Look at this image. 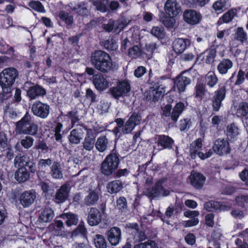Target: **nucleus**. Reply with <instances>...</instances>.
Returning <instances> with one entry per match:
<instances>
[{"label":"nucleus","instance_id":"nucleus-1","mask_svg":"<svg viewBox=\"0 0 248 248\" xmlns=\"http://www.w3.org/2000/svg\"><path fill=\"white\" fill-rule=\"evenodd\" d=\"M91 63L95 69L101 73H108L113 68L110 55L101 50H95L91 54Z\"/></svg>","mask_w":248,"mask_h":248},{"label":"nucleus","instance_id":"nucleus-2","mask_svg":"<svg viewBox=\"0 0 248 248\" xmlns=\"http://www.w3.org/2000/svg\"><path fill=\"white\" fill-rule=\"evenodd\" d=\"M120 163V155L115 150L108 155L101 164L100 171L106 176H110L117 170Z\"/></svg>","mask_w":248,"mask_h":248},{"label":"nucleus","instance_id":"nucleus-3","mask_svg":"<svg viewBox=\"0 0 248 248\" xmlns=\"http://www.w3.org/2000/svg\"><path fill=\"white\" fill-rule=\"evenodd\" d=\"M18 77V72L14 67H8L0 73V86L4 93H8Z\"/></svg>","mask_w":248,"mask_h":248},{"label":"nucleus","instance_id":"nucleus-4","mask_svg":"<svg viewBox=\"0 0 248 248\" xmlns=\"http://www.w3.org/2000/svg\"><path fill=\"white\" fill-rule=\"evenodd\" d=\"M186 109L185 104L179 101L177 102L173 108L171 104H168L163 107H161V116L162 117H170V120L176 123L180 116Z\"/></svg>","mask_w":248,"mask_h":248},{"label":"nucleus","instance_id":"nucleus-5","mask_svg":"<svg viewBox=\"0 0 248 248\" xmlns=\"http://www.w3.org/2000/svg\"><path fill=\"white\" fill-rule=\"evenodd\" d=\"M226 86L224 84H220L218 88L211 94L209 100L213 111L218 112L223 107V102L226 98Z\"/></svg>","mask_w":248,"mask_h":248},{"label":"nucleus","instance_id":"nucleus-6","mask_svg":"<svg viewBox=\"0 0 248 248\" xmlns=\"http://www.w3.org/2000/svg\"><path fill=\"white\" fill-rule=\"evenodd\" d=\"M191 74L189 70L181 72L179 75L173 79L174 85L173 89L174 91L181 93L186 91V87L191 82Z\"/></svg>","mask_w":248,"mask_h":248},{"label":"nucleus","instance_id":"nucleus-7","mask_svg":"<svg viewBox=\"0 0 248 248\" xmlns=\"http://www.w3.org/2000/svg\"><path fill=\"white\" fill-rule=\"evenodd\" d=\"M36 198V192L34 189L26 190L20 194H14L13 199L16 202L20 204L23 207H29Z\"/></svg>","mask_w":248,"mask_h":248},{"label":"nucleus","instance_id":"nucleus-8","mask_svg":"<svg viewBox=\"0 0 248 248\" xmlns=\"http://www.w3.org/2000/svg\"><path fill=\"white\" fill-rule=\"evenodd\" d=\"M164 181L159 180L152 187L147 188L145 195L152 200L160 197H166L170 194V191L163 186Z\"/></svg>","mask_w":248,"mask_h":248},{"label":"nucleus","instance_id":"nucleus-9","mask_svg":"<svg viewBox=\"0 0 248 248\" xmlns=\"http://www.w3.org/2000/svg\"><path fill=\"white\" fill-rule=\"evenodd\" d=\"M212 152L218 156L227 155L231 152V149L229 141L224 139L218 138L213 142Z\"/></svg>","mask_w":248,"mask_h":248},{"label":"nucleus","instance_id":"nucleus-10","mask_svg":"<svg viewBox=\"0 0 248 248\" xmlns=\"http://www.w3.org/2000/svg\"><path fill=\"white\" fill-rule=\"evenodd\" d=\"M202 19L201 13L193 9H186L183 12V19L187 24L191 26L199 24Z\"/></svg>","mask_w":248,"mask_h":248},{"label":"nucleus","instance_id":"nucleus-11","mask_svg":"<svg viewBox=\"0 0 248 248\" xmlns=\"http://www.w3.org/2000/svg\"><path fill=\"white\" fill-rule=\"evenodd\" d=\"M27 84L31 85L26 90L27 96L29 101L44 97L46 94V91L43 86L32 83L26 82L25 85ZM25 87H27L26 85Z\"/></svg>","mask_w":248,"mask_h":248},{"label":"nucleus","instance_id":"nucleus-12","mask_svg":"<svg viewBox=\"0 0 248 248\" xmlns=\"http://www.w3.org/2000/svg\"><path fill=\"white\" fill-rule=\"evenodd\" d=\"M155 139L156 140L155 149L156 148V149L160 151L165 149L171 150L173 148L174 140L169 136L164 134L156 135Z\"/></svg>","mask_w":248,"mask_h":248},{"label":"nucleus","instance_id":"nucleus-13","mask_svg":"<svg viewBox=\"0 0 248 248\" xmlns=\"http://www.w3.org/2000/svg\"><path fill=\"white\" fill-rule=\"evenodd\" d=\"M33 114L41 119H46L47 117L50 112V106L40 101L33 103L31 108Z\"/></svg>","mask_w":248,"mask_h":248},{"label":"nucleus","instance_id":"nucleus-14","mask_svg":"<svg viewBox=\"0 0 248 248\" xmlns=\"http://www.w3.org/2000/svg\"><path fill=\"white\" fill-rule=\"evenodd\" d=\"M141 120V116L140 113L133 112L125 123L122 129L123 132L124 134L130 133L137 125L140 124Z\"/></svg>","mask_w":248,"mask_h":248},{"label":"nucleus","instance_id":"nucleus-15","mask_svg":"<svg viewBox=\"0 0 248 248\" xmlns=\"http://www.w3.org/2000/svg\"><path fill=\"white\" fill-rule=\"evenodd\" d=\"M105 211V208H102V211L95 207L91 208L88 215L87 222L91 226L98 225L102 221L103 213Z\"/></svg>","mask_w":248,"mask_h":248},{"label":"nucleus","instance_id":"nucleus-16","mask_svg":"<svg viewBox=\"0 0 248 248\" xmlns=\"http://www.w3.org/2000/svg\"><path fill=\"white\" fill-rule=\"evenodd\" d=\"M188 179L190 185L195 189L199 190L203 187L206 177L201 172L192 170L188 176Z\"/></svg>","mask_w":248,"mask_h":248},{"label":"nucleus","instance_id":"nucleus-17","mask_svg":"<svg viewBox=\"0 0 248 248\" xmlns=\"http://www.w3.org/2000/svg\"><path fill=\"white\" fill-rule=\"evenodd\" d=\"M97 134L93 129H87L86 134L82 143L83 149L87 151H92L95 145Z\"/></svg>","mask_w":248,"mask_h":248},{"label":"nucleus","instance_id":"nucleus-18","mask_svg":"<svg viewBox=\"0 0 248 248\" xmlns=\"http://www.w3.org/2000/svg\"><path fill=\"white\" fill-rule=\"evenodd\" d=\"M107 239L113 246H116L122 239V232L121 229L117 227L111 228L106 232Z\"/></svg>","mask_w":248,"mask_h":248},{"label":"nucleus","instance_id":"nucleus-19","mask_svg":"<svg viewBox=\"0 0 248 248\" xmlns=\"http://www.w3.org/2000/svg\"><path fill=\"white\" fill-rule=\"evenodd\" d=\"M32 117L29 112L26 111L24 116L18 121L16 122L15 124V130L18 134H24L26 128L31 123Z\"/></svg>","mask_w":248,"mask_h":248},{"label":"nucleus","instance_id":"nucleus-20","mask_svg":"<svg viewBox=\"0 0 248 248\" xmlns=\"http://www.w3.org/2000/svg\"><path fill=\"white\" fill-rule=\"evenodd\" d=\"M165 11L167 15L177 16L182 12L181 7L176 0H167L165 4Z\"/></svg>","mask_w":248,"mask_h":248},{"label":"nucleus","instance_id":"nucleus-21","mask_svg":"<svg viewBox=\"0 0 248 248\" xmlns=\"http://www.w3.org/2000/svg\"><path fill=\"white\" fill-rule=\"evenodd\" d=\"M189 45V39L178 38L173 42L172 48L176 53L179 54L182 53Z\"/></svg>","mask_w":248,"mask_h":248},{"label":"nucleus","instance_id":"nucleus-22","mask_svg":"<svg viewBox=\"0 0 248 248\" xmlns=\"http://www.w3.org/2000/svg\"><path fill=\"white\" fill-rule=\"evenodd\" d=\"M93 82L95 88L98 91H104L108 86L106 78L101 73H97L93 77Z\"/></svg>","mask_w":248,"mask_h":248},{"label":"nucleus","instance_id":"nucleus-23","mask_svg":"<svg viewBox=\"0 0 248 248\" xmlns=\"http://www.w3.org/2000/svg\"><path fill=\"white\" fill-rule=\"evenodd\" d=\"M70 187L66 184L62 185L57 190L55 198L58 203H62L68 198Z\"/></svg>","mask_w":248,"mask_h":248},{"label":"nucleus","instance_id":"nucleus-24","mask_svg":"<svg viewBox=\"0 0 248 248\" xmlns=\"http://www.w3.org/2000/svg\"><path fill=\"white\" fill-rule=\"evenodd\" d=\"M232 61L228 58H223L217 65V70L222 75L226 74L233 66Z\"/></svg>","mask_w":248,"mask_h":248},{"label":"nucleus","instance_id":"nucleus-25","mask_svg":"<svg viewBox=\"0 0 248 248\" xmlns=\"http://www.w3.org/2000/svg\"><path fill=\"white\" fill-rule=\"evenodd\" d=\"M20 167L15 173V179L19 183H24L29 179L30 173L25 167Z\"/></svg>","mask_w":248,"mask_h":248},{"label":"nucleus","instance_id":"nucleus-26","mask_svg":"<svg viewBox=\"0 0 248 248\" xmlns=\"http://www.w3.org/2000/svg\"><path fill=\"white\" fill-rule=\"evenodd\" d=\"M169 78L168 75H165L160 77H155L153 79H149L148 82L150 84L151 89H164L166 88L165 81Z\"/></svg>","mask_w":248,"mask_h":248},{"label":"nucleus","instance_id":"nucleus-27","mask_svg":"<svg viewBox=\"0 0 248 248\" xmlns=\"http://www.w3.org/2000/svg\"><path fill=\"white\" fill-rule=\"evenodd\" d=\"M123 183L119 180H115L109 182L107 186L108 192L111 194H116L123 188Z\"/></svg>","mask_w":248,"mask_h":248},{"label":"nucleus","instance_id":"nucleus-28","mask_svg":"<svg viewBox=\"0 0 248 248\" xmlns=\"http://www.w3.org/2000/svg\"><path fill=\"white\" fill-rule=\"evenodd\" d=\"M236 114L237 117L245 120L248 119V102L242 101L239 103L236 109Z\"/></svg>","mask_w":248,"mask_h":248},{"label":"nucleus","instance_id":"nucleus-29","mask_svg":"<svg viewBox=\"0 0 248 248\" xmlns=\"http://www.w3.org/2000/svg\"><path fill=\"white\" fill-rule=\"evenodd\" d=\"M205 54L203 58L204 62L207 64H212L215 61V58L217 56V49L214 46H212L204 51Z\"/></svg>","mask_w":248,"mask_h":248},{"label":"nucleus","instance_id":"nucleus-30","mask_svg":"<svg viewBox=\"0 0 248 248\" xmlns=\"http://www.w3.org/2000/svg\"><path fill=\"white\" fill-rule=\"evenodd\" d=\"M81 130L78 129H74L70 132L68 136V140L70 144L77 145L80 143L82 138L81 133Z\"/></svg>","mask_w":248,"mask_h":248},{"label":"nucleus","instance_id":"nucleus-31","mask_svg":"<svg viewBox=\"0 0 248 248\" xmlns=\"http://www.w3.org/2000/svg\"><path fill=\"white\" fill-rule=\"evenodd\" d=\"M194 89L195 97L200 99H203L206 93L208 92L206 86H205V84H203V81H202L197 82Z\"/></svg>","mask_w":248,"mask_h":248},{"label":"nucleus","instance_id":"nucleus-32","mask_svg":"<svg viewBox=\"0 0 248 248\" xmlns=\"http://www.w3.org/2000/svg\"><path fill=\"white\" fill-rule=\"evenodd\" d=\"M236 15V10L235 9H231L219 18L217 21V24L221 25L223 23H228L230 22Z\"/></svg>","mask_w":248,"mask_h":248},{"label":"nucleus","instance_id":"nucleus-33","mask_svg":"<svg viewBox=\"0 0 248 248\" xmlns=\"http://www.w3.org/2000/svg\"><path fill=\"white\" fill-rule=\"evenodd\" d=\"M204 80L203 84L205 86L213 88L217 83L218 79L214 72L210 71L206 75Z\"/></svg>","mask_w":248,"mask_h":248},{"label":"nucleus","instance_id":"nucleus-34","mask_svg":"<svg viewBox=\"0 0 248 248\" xmlns=\"http://www.w3.org/2000/svg\"><path fill=\"white\" fill-rule=\"evenodd\" d=\"M61 217L63 219H66L65 223L67 227L77 225L78 223V215L71 212L64 213L61 215Z\"/></svg>","mask_w":248,"mask_h":248},{"label":"nucleus","instance_id":"nucleus-35","mask_svg":"<svg viewBox=\"0 0 248 248\" xmlns=\"http://www.w3.org/2000/svg\"><path fill=\"white\" fill-rule=\"evenodd\" d=\"M87 230L85 228L84 223L81 222L77 227L71 232V237H75L79 236L83 238H87Z\"/></svg>","mask_w":248,"mask_h":248},{"label":"nucleus","instance_id":"nucleus-36","mask_svg":"<svg viewBox=\"0 0 248 248\" xmlns=\"http://www.w3.org/2000/svg\"><path fill=\"white\" fill-rule=\"evenodd\" d=\"M108 144V140L106 136H101L95 140V147L99 152L103 153L107 149Z\"/></svg>","mask_w":248,"mask_h":248},{"label":"nucleus","instance_id":"nucleus-37","mask_svg":"<svg viewBox=\"0 0 248 248\" xmlns=\"http://www.w3.org/2000/svg\"><path fill=\"white\" fill-rule=\"evenodd\" d=\"M50 169V173L53 178L61 179L62 178L63 174L59 162L54 161L51 165Z\"/></svg>","mask_w":248,"mask_h":248},{"label":"nucleus","instance_id":"nucleus-38","mask_svg":"<svg viewBox=\"0 0 248 248\" xmlns=\"http://www.w3.org/2000/svg\"><path fill=\"white\" fill-rule=\"evenodd\" d=\"M60 20L64 23L67 27L71 26L73 23V16L67 12L62 10L58 14Z\"/></svg>","mask_w":248,"mask_h":248},{"label":"nucleus","instance_id":"nucleus-39","mask_svg":"<svg viewBox=\"0 0 248 248\" xmlns=\"http://www.w3.org/2000/svg\"><path fill=\"white\" fill-rule=\"evenodd\" d=\"M202 145L201 138H198L190 144L189 152L192 158L196 156L197 153L202 149Z\"/></svg>","mask_w":248,"mask_h":248},{"label":"nucleus","instance_id":"nucleus-40","mask_svg":"<svg viewBox=\"0 0 248 248\" xmlns=\"http://www.w3.org/2000/svg\"><path fill=\"white\" fill-rule=\"evenodd\" d=\"M227 136L230 140H235L239 134L238 128L234 123L231 124L227 127Z\"/></svg>","mask_w":248,"mask_h":248},{"label":"nucleus","instance_id":"nucleus-41","mask_svg":"<svg viewBox=\"0 0 248 248\" xmlns=\"http://www.w3.org/2000/svg\"><path fill=\"white\" fill-rule=\"evenodd\" d=\"M63 124L59 122L55 121L51 126V130L54 132V137L57 141H61L62 138V136L61 132L62 129Z\"/></svg>","mask_w":248,"mask_h":248},{"label":"nucleus","instance_id":"nucleus-42","mask_svg":"<svg viewBox=\"0 0 248 248\" xmlns=\"http://www.w3.org/2000/svg\"><path fill=\"white\" fill-rule=\"evenodd\" d=\"M53 226L54 229L53 233L55 235L62 236L64 235V232L63 231L64 227L63 222L61 220L55 221L54 224H51L50 227Z\"/></svg>","mask_w":248,"mask_h":248},{"label":"nucleus","instance_id":"nucleus-43","mask_svg":"<svg viewBox=\"0 0 248 248\" xmlns=\"http://www.w3.org/2000/svg\"><path fill=\"white\" fill-rule=\"evenodd\" d=\"M24 156L20 157V162L19 166H22V167H25L27 168V170L28 171L31 173H35L36 171V166L35 163L33 162V160H30L29 159L28 160L26 161H23V158Z\"/></svg>","mask_w":248,"mask_h":248},{"label":"nucleus","instance_id":"nucleus-44","mask_svg":"<svg viewBox=\"0 0 248 248\" xmlns=\"http://www.w3.org/2000/svg\"><path fill=\"white\" fill-rule=\"evenodd\" d=\"M93 243L96 248H107V242L105 237L101 235L97 234L93 238Z\"/></svg>","mask_w":248,"mask_h":248},{"label":"nucleus","instance_id":"nucleus-45","mask_svg":"<svg viewBox=\"0 0 248 248\" xmlns=\"http://www.w3.org/2000/svg\"><path fill=\"white\" fill-rule=\"evenodd\" d=\"M102 46L107 50L112 51L116 49V41L112 37L109 36L108 39L101 42Z\"/></svg>","mask_w":248,"mask_h":248},{"label":"nucleus","instance_id":"nucleus-46","mask_svg":"<svg viewBox=\"0 0 248 248\" xmlns=\"http://www.w3.org/2000/svg\"><path fill=\"white\" fill-rule=\"evenodd\" d=\"M99 199L98 195L94 191H92L85 198V203L87 205L95 204Z\"/></svg>","mask_w":248,"mask_h":248},{"label":"nucleus","instance_id":"nucleus-47","mask_svg":"<svg viewBox=\"0 0 248 248\" xmlns=\"http://www.w3.org/2000/svg\"><path fill=\"white\" fill-rule=\"evenodd\" d=\"M221 204L218 202L209 201L205 203L204 208L208 212H216L220 208Z\"/></svg>","mask_w":248,"mask_h":248},{"label":"nucleus","instance_id":"nucleus-48","mask_svg":"<svg viewBox=\"0 0 248 248\" xmlns=\"http://www.w3.org/2000/svg\"><path fill=\"white\" fill-rule=\"evenodd\" d=\"M116 207L122 213L125 212L127 209V202L124 196H120L116 201Z\"/></svg>","mask_w":248,"mask_h":248},{"label":"nucleus","instance_id":"nucleus-49","mask_svg":"<svg viewBox=\"0 0 248 248\" xmlns=\"http://www.w3.org/2000/svg\"><path fill=\"white\" fill-rule=\"evenodd\" d=\"M151 34L159 39H163L165 36L164 29L162 26H154L152 28Z\"/></svg>","mask_w":248,"mask_h":248},{"label":"nucleus","instance_id":"nucleus-50","mask_svg":"<svg viewBox=\"0 0 248 248\" xmlns=\"http://www.w3.org/2000/svg\"><path fill=\"white\" fill-rule=\"evenodd\" d=\"M227 2V0H217L213 3V9L216 12H222L226 9Z\"/></svg>","mask_w":248,"mask_h":248},{"label":"nucleus","instance_id":"nucleus-51","mask_svg":"<svg viewBox=\"0 0 248 248\" xmlns=\"http://www.w3.org/2000/svg\"><path fill=\"white\" fill-rule=\"evenodd\" d=\"M234 38L236 40L244 43L247 41V34L242 27H238L235 32Z\"/></svg>","mask_w":248,"mask_h":248},{"label":"nucleus","instance_id":"nucleus-52","mask_svg":"<svg viewBox=\"0 0 248 248\" xmlns=\"http://www.w3.org/2000/svg\"><path fill=\"white\" fill-rule=\"evenodd\" d=\"M117 86L125 95L130 91V84L127 80L119 81Z\"/></svg>","mask_w":248,"mask_h":248},{"label":"nucleus","instance_id":"nucleus-53","mask_svg":"<svg viewBox=\"0 0 248 248\" xmlns=\"http://www.w3.org/2000/svg\"><path fill=\"white\" fill-rule=\"evenodd\" d=\"M65 116L67 117L71 121V128L75 126L77 123H78L79 119L78 115V111L77 110L69 111L67 112Z\"/></svg>","mask_w":248,"mask_h":248},{"label":"nucleus","instance_id":"nucleus-54","mask_svg":"<svg viewBox=\"0 0 248 248\" xmlns=\"http://www.w3.org/2000/svg\"><path fill=\"white\" fill-rule=\"evenodd\" d=\"M38 128L39 127L37 124L32 121L31 123H30V124L28 126L27 128H26V131L24 134L31 136H35L38 133Z\"/></svg>","mask_w":248,"mask_h":248},{"label":"nucleus","instance_id":"nucleus-55","mask_svg":"<svg viewBox=\"0 0 248 248\" xmlns=\"http://www.w3.org/2000/svg\"><path fill=\"white\" fill-rule=\"evenodd\" d=\"M53 211L51 210H44L39 216L40 220L44 222H50L53 218Z\"/></svg>","mask_w":248,"mask_h":248},{"label":"nucleus","instance_id":"nucleus-56","mask_svg":"<svg viewBox=\"0 0 248 248\" xmlns=\"http://www.w3.org/2000/svg\"><path fill=\"white\" fill-rule=\"evenodd\" d=\"M40 186L46 198H49L52 196L54 190L46 182L41 181L40 183Z\"/></svg>","mask_w":248,"mask_h":248},{"label":"nucleus","instance_id":"nucleus-57","mask_svg":"<svg viewBox=\"0 0 248 248\" xmlns=\"http://www.w3.org/2000/svg\"><path fill=\"white\" fill-rule=\"evenodd\" d=\"M128 54L130 58L132 59H136L140 57L141 54L140 47L137 45H135L132 47L129 48Z\"/></svg>","mask_w":248,"mask_h":248},{"label":"nucleus","instance_id":"nucleus-58","mask_svg":"<svg viewBox=\"0 0 248 248\" xmlns=\"http://www.w3.org/2000/svg\"><path fill=\"white\" fill-rule=\"evenodd\" d=\"M165 93V88L153 89L151 93L153 95V100L154 102L158 101L160 97L164 96Z\"/></svg>","mask_w":248,"mask_h":248},{"label":"nucleus","instance_id":"nucleus-59","mask_svg":"<svg viewBox=\"0 0 248 248\" xmlns=\"http://www.w3.org/2000/svg\"><path fill=\"white\" fill-rule=\"evenodd\" d=\"M174 17V16H172L168 15V16H167L165 15V16H163L161 18V20L165 27L167 28H172L175 23V20L173 18Z\"/></svg>","mask_w":248,"mask_h":248},{"label":"nucleus","instance_id":"nucleus-60","mask_svg":"<svg viewBox=\"0 0 248 248\" xmlns=\"http://www.w3.org/2000/svg\"><path fill=\"white\" fill-rule=\"evenodd\" d=\"M29 6L37 12L40 13H44L45 12L43 5L39 1H31L29 2Z\"/></svg>","mask_w":248,"mask_h":248},{"label":"nucleus","instance_id":"nucleus-61","mask_svg":"<svg viewBox=\"0 0 248 248\" xmlns=\"http://www.w3.org/2000/svg\"><path fill=\"white\" fill-rule=\"evenodd\" d=\"M34 139L30 136H26L24 139L21 140L20 144L24 148L29 149L33 144Z\"/></svg>","mask_w":248,"mask_h":248},{"label":"nucleus","instance_id":"nucleus-62","mask_svg":"<svg viewBox=\"0 0 248 248\" xmlns=\"http://www.w3.org/2000/svg\"><path fill=\"white\" fill-rule=\"evenodd\" d=\"M109 93L115 99H118L119 98L125 96L117 85L116 86L110 88Z\"/></svg>","mask_w":248,"mask_h":248},{"label":"nucleus","instance_id":"nucleus-63","mask_svg":"<svg viewBox=\"0 0 248 248\" xmlns=\"http://www.w3.org/2000/svg\"><path fill=\"white\" fill-rule=\"evenodd\" d=\"M235 200L236 204L242 208H245L248 204V199L247 195H242L236 196Z\"/></svg>","mask_w":248,"mask_h":248},{"label":"nucleus","instance_id":"nucleus-64","mask_svg":"<svg viewBox=\"0 0 248 248\" xmlns=\"http://www.w3.org/2000/svg\"><path fill=\"white\" fill-rule=\"evenodd\" d=\"M191 124L192 122L190 119L184 118L180 121L179 128L181 131H184L189 129Z\"/></svg>","mask_w":248,"mask_h":248}]
</instances>
